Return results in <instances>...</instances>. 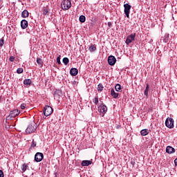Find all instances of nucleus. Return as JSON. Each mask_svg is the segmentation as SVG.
<instances>
[{
    "instance_id": "c9c22d12",
    "label": "nucleus",
    "mask_w": 177,
    "mask_h": 177,
    "mask_svg": "<svg viewBox=\"0 0 177 177\" xmlns=\"http://www.w3.org/2000/svg\"><path fill=\"white\" fill-rule=\"evenodd\" d=\"M5 175L3 174V171L2 170H0V177H4Z\"/></svg>"
},
{
    "instance_id": "aec40b11",
    "label": "nucleus",
    "mask_w": 177,
    "mask_h": 177,
    "mask_svg": "<svg viewBox=\"0 0 177 177\" xmlns=\"http://www.w3.org/2000/svg\"><path fill=\"white\" fill-rule=\"evenodd\" d=\"M62 62L65 66H67L68 64V63L70 62V59H68V57H64V58H63Z\"/></svg>"
},
{
    "instance_id": "9d476101",
    "label": "nucleus",
    "mask_w": 177,
    "mask_h": 177,
    "mask_svg": "<svg viewBox=\"0 0 177 177\" xmlns=\"http://www.w3.org/2000/svg\"><path fill=\"white\" fill-rule=\"evenodd\" d=\"M98 111H100V113H101L103 115H104V114H106V113H107V106H106V105H100L98 107Z\"/></svg>"
},
{
    "instance_id": "c756f323",
    "label": "nucleus",
    "mask_w": 177,
    "mask_h": 177,
    "mask_svg": "<svg viewBox=\"0 0 177 177\" xmlns=\"http://www.w3.org/2000/svg\"><path fill=\"white\" fill-rule=\"evenodd\" d=\"M37 146V142L34 141V140H32V145H31V147L34 148Z\"/></svg>"
},
{
    "instance_id": "2f4dec72",
    "label": "nucleus",
    "mask_w": 177,
    "mask_h": 177,
    "mask_svg": "<svg viewBox=\"0 0 177 177\" xmlns=\"http://www.w3.org/2000/svg\"><path fill=\"white\" fill-rule=\"evenodd\" d=\"M26 106H27V104H21V109L22 110H24V109H26Z\"/></svg>"
},
{
    "instance_id": "2eb2a0df",
    "label": "nucleus",
    "mask_w": 177,
    "mask_h": 177,
    "mask_svg": "<svg viewBox=\"0 0 177 177\" xmlns=\"http://www.w3.org/2000/svg\"><path fill=\"white\" fill-rule=\"evenodd\" d=\"M92 164V161L91 160H83L81 163L82 167H88Z\"/></svg>"
},
{
    "instance_id": "f704fd0d",
    "label": "nucleus",
    "mask_w": 177,
    "mask_h": 177,
    "mask_svg": "<svg viewBox=\"0 0 177 177\" xmlns=\"http://www.w3.org/2000/svg\"><path fill=\"white\" fill-rule=\"evenodd\" d=\"M103 84H98V89H103Z\"/></svg>"
},
{
    "instance_id": "393cba45",
    "label": "nucleus",
    "mask_w": 177,
    "mask_h": 177,
    "mask_svg": "<svg viewBox=\"0 0 177 177\" xmlns=\"http://www.w3.org/2000/svg\"><path fill=\"white\" fill-rule=\"evenodd\" d=\"M93 102H94V104L97 105L98 103H99V97H95L94 99H93Z\"/></svg>"
},
{
    "instance_id": "bb28decb",
    "label": "nucleus",
    "mask_w": 177,
    "mask_h": 177,
    "mask_svg": "<svg viewBox=\"0 0 177 177\" xmlns=\"http://www.w3.org/2000/svg\"><path fill=\"white\" fill-rule=\"evenodd\" d=\"M3 44H5V40L3 39V38H1L0 39V48H2V46H3Z\"/></svg>"
},
{
    "instance_id": "b1692460",
    "label": "nucleus",
    "mask_w": 177,
    "mask_h": 177,
    "mask_svg": "<svg viewBox=\"0 0 177 177\" xmlns=\"http://www.w3.org/2000/svg\"><path fill=\"white\" fill-rule=\"evenodd\" d=\"M27 168H28L27 164H23L21 167V171H23V172H26V171H27Z\"/></svg>"
},
{
    "instance_id": "20e7f679",
    "label": "nucleus",
    "mask_w": 177,
    "mask_h": 177,
    "mask_svg": "<svg viewBox=\"0 0 177 177\" xmlns=\"http://www.w3.org/2000/svg\"><path fill=\"white\" fill-rule=\"evenodd\" d=\"M53 113V109L50 106L46 105L44 108V114L46 117H49Z\"/></svg>"
},
{
    "instance_id": "dca6fc26",
    "label": "nucleus",
    "mask_w": 177,
    "mask_h": 177,
    "mask_svg": "<svg viewBox=\"0 0 177 177\" xmlns=\"http://www.w3.org/2000/svg\"><path fill=\"white\" fill-rule=\"evenodd\" d=\"M29 15L30 14L28 13V11L27 10H24L21 12V17H23V19H26V17H28Z\"/></svg>"
},
{
    "instance_id": "423d86ee",
    "label": "nucleus",
    "mask_w": 177,
    "mask_h": 177,
    "mask_svg": "<svg viewBox=\"0 0 177 177\" xmlns=\"http://www.w3.org/2000/svg\"><path fill=\"white\" fill-rule=\"evenodd\" d=\"M124 12L126 15V17H127V19H129V13L131 12V6L129 3H126V4H124Z\"/></svg>"
},
{
    "instance_id": "4c0bfd02",
    "label": "nucleus",
    "mask_w": 177,
    "mask_h": 177,
    "mask_svg": "<svg viewBox=\"0 0 177 177\" xmlns=\"http://www.w3.org/2000/svg\"><path fill=\"white\" fill-rule=\"evenodd\" d=\"M116 92H122V90L121 89H115Z\"/></svg>"
},
{
    "instance_id": "6e6552de",
    "label": "nucleus",
    "mask_w": 177,
    "mask_h": 177,
    "mask_svg": "<svg viewBox=\"0 0 177 177\" xmlns=\"http://www.w3.org/2000/svg\"><path fill=\"white\" fill-rule=\"evenodd\" d=\"M42 160H44V153L41 152L36 153V154L35 155V161L36 162H41Z\"/></svg>"
},
{
    "instance_id": "39448f33",
    "label": "nucleus",
    "mask_w": 177,
    "mask_h": 177,
    "mask_svg": "<svg viewBox=\"0 0 177 177\" xmlns=\"http://www.w3.org/2000/svg\"><path fill=\"white\" fill-rule=\"evenodd\" d=\"M165 125L167 128L172 129L174 128V119L172 118H167L165 121Z\"/></svg>"
},
{
    "instance_id": "5701e85b",
    "label": "nucleus",
    "mask_w": 177,
    "mask_h": 177,
    "mask_svg": "<svg viewBox=\"0 0 177 177\" xmlns=\"http://www.w3.org/2000/svg\"><path fill=\"white\" fill-rule=\"evenodd\" d=\"M88 50L90 52H95V50H96V46H95L93 44H91L88 48Z\"/></svg>"
},
{
    "instance_id": "412c9836",
    "label": "nucleus",
    "mask_w": 177,
    "mask_h": 177,
    "mask_svg": "<svg viewBox=\"0 0 177 177\" xmlns=\"http://www.w3.org/2000/svg\"><path fill=\"white\" fill-rule=\"evenodd\" d=\"M31 80L30 79H26L24 80V85H31Z\"/></svg>"
},
{
    "instance_id": "1a4fd4ad",
    "label": "nucleus",
    "mask_w": 177,
    "mask_h": 177,
    "mask_svg": "<svg viewBox=\"0 0 177 177\" xmlns=\"http://www.w3.org/2000/svg\"><path fill=\"white\" fill-rule=\"evenodd\" d=\"M116 62H117V59H115V57L111 55L108 57V63L109 66H114Z\"/></svg>"
},
{
    "instance_id": "a878e982",
    "label": "nucleus",
    "mask_w": 177,
    "mask_h": 177,
    "mask_svg": "<svg viewBox=\"0 0 177 177\" xmlns=\"http://www.w3.org/2000/svg\"><path fill=\"white\" fill-rule=\"evenodd\" d=\"M37 63L39 64V66H42V59L41 58H37Z\"/></svg>"
},
{
    "instance_id": "0eeeda50",
    "label": "nucleus",
    "mask_w": 177,
    "mask_h": 177,
    "mask_svg": "<svg viewBox=\"0 0 177 177\" xmlns=\"http://www.w3.org/2000/svg\"><path fill=\"white\" fill-rule=\"evenodd\" d=\"M136 37V33L131 34L130 35L127 36L126 39V44L129 45V44L133 42V41H135Z\"/></svg>"
},
{
    "instance_id": "e433bc0d",
    "label": "nucleus",
    "mask_w": 177,
    "mask_h": 177,
    "mask_svg": "<svg viewBox=\"0 0 177 177\" xmlns=\"http://www.w3.org/2000/svg\"><path fill=\"white\" fill-rule=\"evenodd\" d=\"M111 26H112L111 22H108V26L111 27Z\"/></svg>"
},
{
    "instance_id": "7c9ffc66",
    "label": "nucleus",
    "mask_w": 177,
    "mask_h": 177,
    "mask_svg": "<svg viewBox=\"0 0 177 177\" xmlns=\"http://www.w3.org/2000/svg\"><path fill=\"white\" fill-rule=\"evenodd\" d=\"M57 63L58 64H62V62H60V55L57 57Z\"/></svg>"
},
{
    "instance_id": "6ab92c4d",
    "label": "nucleus",
    "mask_w": 177,
    "mask_h": 177,
    "mask_svg": "<svg viewBox=\"0 0 177 177\" xmlns=\"http://www.w3.org/2000/svg\"><path fill=\"white\" fill-rule=\"evenodd\" d=\"M43 15L44 16L49 15V8H48V7H46L43 9Z\"/></svg>"
},
{
    "instance_id": "4be33fe9",
    "label": "nucleus",
    "mask_w": 177,
    "mask_h": 177,
    "mask_svg": "<svg viewBox=\"0 0 177 177\" xmlns=\"http://www.w3.org/2000/svg\"><path fill=\"white\" fill-rule=\"evenodd\" d=\"M79 20H80V23H85V21L86 20V18L85 17V16L81 15L79 17Z\"/></svg>"
},
{
    "instance_id": "a211bd4d",
    "label": "nucleus",
    "mask_w": 177,
    "mask_h": 177,
    "mask_svg": "<svg viewBox=\"0 0 177 177\" xmlns=\"http://www.w3.org/2000/svg\"><path fill=\"white\" fill-rule=\"evenodd\" d=\"M111 96H113V97L114 99H117V97H118V93H115V91H114V89H111Z\"/></svg>"
},
{
    "instance_id": "37998d69",
    "label": "nucleus",
    "mask_w": 177,
    "mask_h": 177,
    "mask_svg": "<svg viewBox=\"0 0 177 177\" xmlns=\"http://www.w3.org/2000/svg\"><path fill=\"white\" fill-rule=\"evenodd\" d=\"M1 2H2V0H0V3H1Z\"/></svg>"
},
{
    "instance_id": "58836bf2",
    "label": "nucleus",
    "mask_w": 177,
    "mask_h": 177,
    "mask_svg": "<svg viewBox=\"0 0 177 177\" xmlns=\"http://www.w3.org/2000/svg\"><path fill=\"white\" fill-rule=\"evenodd\" d=\"M146 89H149V84H147Z\"/></svg>"
},
{
    "instance_id": "7ed1b4c3",
    "label": "nucleus",
    "mask_w": 177,
    "mask_h": 177,
    "mask_svg": "<svg viewBox=\"0 0 177 177\" xmlns=\"http://www.w3.org/2000/svg\"><path fill=\"white\" fill-rule=\"evenodd\" d=\"M20 114V111L18 109H15L11 111L10 115L6 117V120H12L15 117L19 115Z\"/></svg>"
},
{
    "instance_id": "ddd939ff",
    "label": "nucleus",
    "mask_w": 177,
    "mask_h": 177,
    "mask_svg": "<svg viewBox=\"0 0 177 177\" xmlns=\"http://www.w3.org/2000/svg\"><path fill=\"white\" fill-rule=\"evenodd\" d=\"M71 75L75 77L78 74V69L76 68H72L70 71Z\"/></svg>"
},
{
    "instance_id": "ea45409f",
    "label": "nucleus",
    "mask_w": 177,
    "mask_h": 177,
    "mask_svg": "<svg viewBox=\"0 0 177 177\" xmlns=\"http://www.w3.org/2000/svg\"><path fill=\"white\" fill-rule=\"evenodd\" d=\"M169 37V35H166V38H168Z\"/></svg>"
},
{
    "instance_id": "f8f14e48",
    "label": "nucleus",
    "mask_w": 177,
    "mask_h": 177,
    "mask_svg": "<svg viewBox=\"0 0 177 177\" xmlns=\"http://www.w3.org/2000/svg\"><path fill=\"white\" fill-rule=\"evenodd\" d=\"M166 153H167L168 154H174V153H175V148L171 146H167L166 147Z\"/></svg>"
},
{
    "instance_id": "f03ea898",
    "label": "nucleus",
    "mask_w": 177,
    "mask_h": 177,
    "mask_svg": "<svg viewBox=\"0 0 177 177\" xmlns=\"http://www.w3.org/2000/svg\"><path fill=\"white\" fill-rule=\"evenodd\" d=\"M61 6L63 10H68V9L71 8V1L64 0L61 4Z\"/></svg>"
},
{
    "instance_id": "4468645a",
    "label": "nucleus",
    "mask_w": 177,
    "mask_h": 177,
    "mask_svg": "<svg viewBox=\"0 0 177 177\" xmlns=\"http://www.w3.org/2000/svg\"><path fill=\"white\" fill-rule=\"evenodd\" d=\"M53 95L54 97H56V96H62V95H63V91H62V89H56Z\"/></svg>"
},
{
    "instance_id": "cd10ccee",
    "label": "nucleus",
    "mask_w": 177,
    "mask_h": 177,
    "mask_svg": "<svg viewBox=\"0 0 177 177\" xmlns=\"http://www.w3.org/2000/svg\"><path fill=\"white\" fill-rule=\"evenodd\" d=\"M23 71H24L23 68H19L17 69V74H21V73H23Z\"/></svg>"
},
{
    "instance_id": "9b49d317",
    "label": "nucleus",
    "mask_w": 177,
    "mask_h": 177,
    "mask_svg": "<svg viewBox=\"0 0 177 177\" xmlns=\"http://www.w3.org/2000/svg\"><path fill=\"white\" fill-rule=\"evenodd\" d=\"M21 27L22 30H26V28H27V27H28V22L27 21V20L23 19L21 21Z\"/></svg>"
},
{
    "instance_id": "c85d7f7f",
    "label": "nucleus",
    "mask_w": 177,
    "mask_h": 177,
    "mask_svg": "<svg viewBox=\"0 0 177 177\" xmlns=\"http://www.w3.org/2000/svg\"><path fill=\"white\" fill-rule=\"evenodd\" d=\"M115 89H121V84H115Z\"/></svg>"
},
{
    "instance_id": "f3484780",
    "label": "nucleus",
    "mask_w": 177,
    "mask_h": 177,
    "mask_svg": "<svg viewBox=\"0 0 177 177\" xmlns=\"http://www.w3.org/2000/svg\"><path fill=\"white\" fill-rule=\"evenodd\" d=\"M140 133L142 136H146L147 135H149V129H145L140 131Z\"/></svg>"
},
{
    "instance_id": "c03bdc74",
    "label": "nucleus",
    "mask_w": 177,
    "mask_h": 177,
    "mask_svg": "<svg viewBox=\"0 0 177 177\" xmlns=\"http://www.w3.org/2000/svg\"><path fill=\"white\" fill-rule=\"evenodd\" d=\"M0 100H1V96H0Z\"/></svg>"
},
{
    "instance_id": "79ce46f5",
    "label": "nucleus",
    "mask_w": 177,
    "mask_h": 177,
    "mask_svg": "<svg viewBox=\"0 0 177 177\" xmlns=\"http://www.w3.org/2000/svg\"><path fill=\"white\" fill-rule=\"evenodd\" d=\"M131 164L133 165V164H135V162H131Z\"/></svg>"
},
{
    "instance_id": "a19ab883",
    "label": "nucleus",
    "mask_w": 177,
    "mask_h": 177,
    "mask_svg": "<svg viewBox=\"0 0 177 177\" xmlns=\"http://www.w3.org/2000/svg\"><path fill=\"white\" fill-rule=\"evenodd\" d=\"M98 91H99V92H102V89H98Z\"/></svg>"
},
{
    "instance_id": "f257e3e1",
    "label": "nucleus",
    "mask_w": 177,
    "mask_h": 177,
    "mask_svg": "<svg viewBox=\"0 0 177 177\" xmlns=\"http://www.w3.org/2000/svg\"><path fill=\"white\" fill-rule=\"evenodd\" d=\"M37 128H38V125H37L35 123H31L29 124L26 129L27 135H29L30 133H34V132L37 131Z\"/></svg>"
},
{
    "instance_id": "72a5a7b5",
    "label": "nucleus",
    "mask_w": 177,
    "mask_h": 177,
    "mask_svg": "<svg viewBox=\"0 0 177 177\" xmlns=\"http://www.w3.org/2000/svg\"><path fill=\"white\" fill-rule=\"evenodd\" d=\"M9 60H10V62H15V57L10 56Z\"/></svg>"
},
{
    "instance_id": "473e14b6",
    "label": "nucleus",
    "mask_w": 177,
    "mask_h": 177,
    "mask_svg": "<svg viewBox=\"0 0 177 177\" xmlns=\"http://www.w3.org/2000/svg\"><path fill=\"white\" fill-rule=\"evenodd\" d=\"M144 94L145 96H147L149 95V89H145Z\"/></svg>"
}]
</instances>
